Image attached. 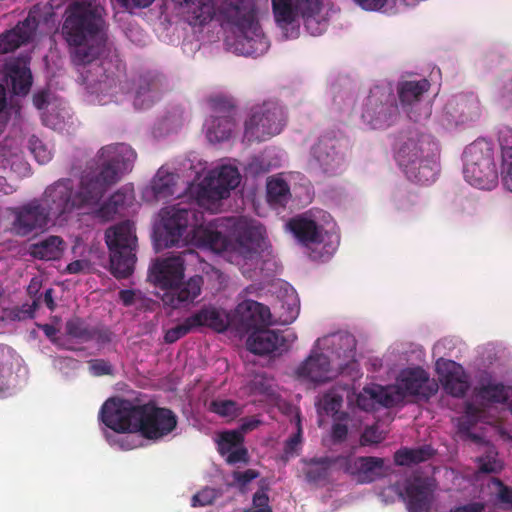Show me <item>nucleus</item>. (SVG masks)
<instances>
[{
	"label": "nucleus",
	"mask_w": 512,
	"mask_h": 512,
	"mask_svg": "<svg viewBox=\"0 0 512 512\" xmlns=\"http://www.w3.org/2000/svg\"><path fill=\"white\" fill-rule=\"evenodd\" d=\"M343 420H335L331 429V438L334 443H342L348 435V427L342 423Z\"/></svg>",
	"instance_id": "59"
},
{
	"label": "nucleus",
	"mask_w": 512,
	"mask_h": 512,
	"mask_svg": "<svg viewBox=\"0 0 512 512\" xmlns=\"http://www.w3.org/2000/svg\"><path fill=\"white\" fill-rule=\"evenodd\" d=\"M195 326L193 322H191V317H187L182 323L168 329L164 335V341L168 344L175 343L180 338L184 337L188 333H190Z\"/></svg>",
	"instance_id": "50"
},
{
	"label": "nucleus",
	"mask_w": 512,
	"mask_h": 512,
	"mask_svg": "<svg viewBox=\"0 0 512 512\" xmlns=\"http://www.w3.org/2000/svg\"><path fill=\"white\" fill-rule=\"evenodd\" d=\"M102 11L95 0H75L66 7L61 35L68 46L85 44L100 32Z\"/></svg>",
	"instance_id": "6"
},
{
	"label": "nucleus",
	"mask_w": 512,
	"mask_h": 512,
	"mask_svg": "<svg viewBox=\"0 0 512 512\" xmlns=\"http://www.w3.org/2000/svg\"><path fill=\"white\" fill-rule=\"evenodd\" d=\"M239 182L240 174L234 166L223 165L211 170L198 188V204L211 208L220 200L229 197L230 191L235 189Z\"/></svg>",
	"instance_id": "11"
},
{
	"label": "nucleus",
	"mask_w": 512,
	"mask_h": 512,
	"mask_svg": "<svg viewBox=\"0 0 512 512\" xmlns=\"http://www.w3.org/2000/svg\"><path fill=\"white\" fill-rule=\"evenodd\" d=\"M136 157V152L125 143L102 147L95 157L96 169L81 176L74 192L77 209L98 207L107 190L132 169Z\"/></svg>",
	"instance_id": "2"
},
{
	"label": "nucleus",
	"mask_w": 512,
	"mask_h": 512,
	"mask_svg": "<svg viewBox=\"0 0 512 512\" xmlns=\"http://www.w3.org/2000/svg\"><path fill=\"white\" fill-rule=\"evenodd\" d=\"M478 468L482 473L490 474L501 470L502 465L497 459V453L489 451L485 456L478 458Z\"/></svg>",
	"instance_id": "52"
},
{
	"label": "nucleus",
	"mask_w": 512,
	"mask_h": 512,
	"mask_svg": "<svg viewBox=\"0 0 512 512\" xmlns=\"http://www.w3.org/2000/svg\"><path fill=\"white\" fill-rule=\"evenodd\" d=\"M399 115L395 96L389 87L375 86L367 97L362 119L372 129H383L392 125Z\"/></svg>",
	"instance_id": "12"
},
{
	"label": "nucleus",
	"mask_w": 512,
	"mask_h": 512,
	"mask_svg": "<svg viewBox=\"0 0 512 512\" xmlns=\"http://www.w3.org/2000/svg\"><path fill=\"white\" fill-rule=\"evenodd\" d=\"M444 111L456 124L465 123L478 117L479 100L473 93L458 94L447 101Z\"/></svg>",
	"instance_id": "24"
},
{
	"label": "nucleus",
	"mask_w": 512,
	"mask_h": 512,
	"mask_svg": "<svg viewBox=\"0 0 512 512\" xmlns=\"http://www.w3.org/2000/svg\"><path fill=\"white\" fill-rule=\"evenodd\" d=\"M243 442L244 437L241 432L236 430L223 432L218 441V452L221 456H225L231 450L243 445Z\"/></svg>",
	"instance_id": "47"
},
{
	"label": "nucleus",
	"mask_w": 512,
	"mask_h": 512,
	"mask_svg": "<svg viewBox=\"0 0 512 512\" xmlns=\"http://www.w3.org/2000/svg\"><path fill=\"white\" fill-rule=\"evenodd\" d=\"M202 285V276H192L186 282L180 281L174 288H168L169 291L165 294L163 300L172 308H180L193 302L200 295Z\"/></svg>",
	"instance_id": "29"
},
{
	"label": "nucleus",
	"mask_w": 512,
	"mask_h": 512,
	"mask_svg": "<svg viewBox=\"0 0 512 512\" xmlns=\"http://www.w3.org/2000/svg\"><path fill=\"white\" fill-rule=\"evenodd\" d=\"M92 325L78 316L68 319L65 323V333L71 339L78 343H87L91 341Z\"/></svg>",
	"instance_id": "43"
},
{
	"label": "nucleus",
	"mask_w": 512,
	"mask_h": 512,
	"mask_svg": "<svg viewBox=\"0 0 512 512\" xmlns=\"http://www.w3.org/2000/svg\"><path fill=\"white\" fill-rule=\"evenodd\" d=\"M225 460L230 465H235L238 463L247 464L250 460L249 453L246 447L243 445L238 448L231 450L227 454H225Z\"/></svg>",
	"instance_id": "56"
},
{
	"label": "nucleus",
	"mask_w": 512,
	"mask_h": 512,
	"mask_svg": "<svg viewBox=\"0 0 512 512\" xmlns=\"http://www.w3.org/2000/svg\"><path fill=\"white\" fill-rule=\"evenodd\" d=\"M317 7H314L313 1L303 3L301 17L304 20V26L307 31L317 36L322 34L327 28V21L321 17L322 0H317Z\"/></svg>",
	"instance_id": "38"
},
{
	"label": "nucleus",
	"mask_w": 512,
	"mask_h": 512,
	"mask_svg": "<svg viewBox=\"0 0 512 512\" xmlns=\"http://www.w3.org/2000/svg\"><path fill=\"white\" fill-rule=\"evenodd\" d=\"M162 78L159 74L146 72L135 81L134 106L137 109H147L159 99L162 89Z\"/></svg>",
	"instance_id": "25"
},
{
	"label": "nucleus",
	"mask_w": 512,
	"mask_h": 512,
	"mask_svg": "<svg viewBox=\"0 0 512 512\" xmlns=\"http://www.w3.org/2000/svg\"><path fill=\"white\" fill-rule=\"evenodd\" d=\"M214 6V16L218 13L228 23L239 28L243 33V40L248 47L242 53L251 55L256 52L254 44H266L258 33L253 0H210Z\"/></svg>",
	"instance_id": "9"
},
{
	"label": "nucleus",
	"mask_w": 512,
	"mask_h": 512,
	"mask_svg": "<svg viewBox=\"0 0 512 512\" xmlns=\"http://www.w3.org/2000/svg\"><path fill=\"white\" fill-rule=\"evenodd\" d=\"M326 340L329 342L332 354L336 356L337 359H342L344 363H339L338 367L343 369L345 365L349 362L354 361L356 354V339L350 333H336Z\"/></svg>",
	"instance_id": "36"
},
{
	"label": "nucleus",
	"mask_w": 512,
	"mask_h": 512,
	"mask_svg": "<svg viewBox=\"0 0 512 512\" xmlns=\"http://www.w3.org/2000/svg\"><path fill=\"white\" fill-rule=\"evenodd\" d=\"M269 496L265 489H258L252 497L251 509H244L242 512H272V508L269 505Z\"/></svg>",
	"instance_id": "53"
},
{
	"label": "nucleus",
	"mask_w": 512,
	"mask_h": 512,
	"mask_svg": "<svg viewBox=\"0 0 512 512\" xmlns=\"http://www.w3.org/2000/svg\"><path fill=\"white\" fill-rule=\"evenodd\" d=\"M479 395L483 399L495 403H504L509 398L508 390L502 383L483 386L479 391Z\"/></svg>",
	"instance_id": "48"
},
{
	"label": "nucleus",
	"mask_w": 512,
	"mask_h": 512,
	"mask_svg": "<svg viewBox=\"0 0 512 512\" xmlns=\"http://www.w3.org/2000/svg\"><path fill=\"white\" fill-rule=\"evenodd\" d=\"M439 146L433 136L416 129L401 132L394 144V157L406 177L427 185L436 177Z\"/></svg>",
	"instance_id": "4"
},
{
	"label": "nucleus",
	"mask_w": 512,
	"mask_h": 512,
	"mask_svg": "<svg viewBox=\"0 0 512 512\" xmlns=\"http://www.w3.org/2000/svg\"><path fill=\"white\" fill-rule=\"evenodd\" d=\"M444 365L446 368L443 376L445 390L454 397H463L469 388V383L461 366L454 361H447Z\"/></svg>",
	"instance_id": "37"
},
{
	"label": "nucleus",
	"mask_w": 512,
	"mask_h": 512,
	"mask_svg": "<svg viewBox=\"0 0 512 512\" xmlns=\"http://www.w3.org/2000/svg\"><path fill=\"white\" fill-rule=\"evenodd\" d=\"M331 361L323 353L310 355L296 370L298 377L312 382H325L330 379Z\"/></svg>",
	"instance_id": "31"
},
{
	"label": "nucleus",
	"mask_w": 512,
	"mask_h": 512,
	"mask_svg": "<svg viewBox=\"0 0 512 512\" xmlns=\"http://www.w3.org/2000/svg\"><path fill=\"white\" fill-rule=\"evenodd\" d=\"M91 341H96L99 345H106L112 341L113 333L110 329L101 326H92Z\"/></svg>",
	"instance_id": "58"
},
{
	"label": "nucleus",
	"mask_w": 512,
	"mask_h": 512,
	"mask_svg": "<svg viewBox=\"0 0 512 512\" xmlns=\"http://www.w3.org/2000/svg\"><path fill=\"white\" fill-rule=\"evenodd\" d=\"M493 149L489 142L476 140L468 145L463 154V174L472 186L490 190L498 179Z\"/></svg>",
	"instance_id": "10"
},
{
	"label": "nucleus",
	"mask_w": 512,
	"mask_h": 512,
	"mask_svg": "<svg viewBox=\"0 0 512 512\" xmlns=\"http://www.w3.org/2000/svg\"><path fill=\"white\" fill-rule=\"evenodd\" d=\"M14 215L12 229L18 236H27L37 229H43L49 221V212L39 200L11 209Z\"/></svg>",
	"instance_id": "18"
},
{
	"label": "nucleus",
	"mask_w": 512,
	"mask_h": 512,
	"mask_svg": "<svg viewBox=\"0 0 512 512\" xmlns=\"http://www.w3.org/2000/svg\"><path fill=\"white\" fill-rule=\"evenodd\" d=\"M485 505L481 502H472L466 505L456 507L452 512H483Z\"/></svg>",
	"instance_id": "64"
},
{
	"label": "nucleus",
	"mask_w": 512,
	"mask_h": 512,
	"mask_svg": "<svg viewBox=\"0 0 512 512\" xmlns=\"http://www.w3.org/2000/svg\"><path fill=\"white\" fill-rule=\"evenodd\" d=\"M72 62L77 65H89L85 83L90 94L98 98L99 103L106 104L119 91L120 80L124 75L122 64L117 59L105 58L94 62L90 48L85 44L69 46Z\"/></svg>",
	"instance_id": "5"
},
{
	"label": "nucleus",
	"mask_w": 512,
	"mask_h": 512,
	"mask_svg": "<svg viewBox=\"0 0 512 512\" xmlns=\"http://www.w3.org/2000/svg\"><path fill=\"white\" fill-rule=\"evenodd\" d=\"M430 88V82L427 79L418 81H402L398 83L397 92L401 105L407 116L414 122L426 119L430 110L425 107L423 111L415 109L425 92Z\"/></svg>",
	"instance_id": "19"
},
{
	"label": "nucleus",
	"mask_w": 512,
	"mask_h": 512,
	"mask_svg": "<svg viewBox=\"0 0 512 512\" xmlns=\"http://www.w3.org/2000/svg\"><path fill=\"white\" fill-rule=\"evenodd\" d=\"M297 433H295L294 435H292L291 437H289L287 439V441L285 442V446H284V452L286 454H293L297 447L299 446V444L301 443V433H302V429H301V426H300V421L298 422V425H297Z\"/></svg>",
	"instance_id": "60"
},
{
	"label": "nucleus",
	"mask_w": 512,
	"mask_h": 512,
	"mask_svg": "<svg viewBox=\"0 0 512 512\" xmlns=\"http://www.w3.org/2000/svg\"><path fill=\"white\" fill-rule=\"evenodd\" d=\"M28 144L30 152L39 164H46L52 159L51 149L35 135L29 138Z\"/></svg>",
	"instance_id": "49"
},
{
	"label": "nucleus",
	"mask_w": 512,
	"mask_h": 512,
	"mask_svg": "<svg viewBox=\"0 0 512 512\" xmlns=\"http://www.w3.org/2000/svg\"><path fill=\"white\" fill-rule=\"evenodd\" d=\"M65 243L59 236H49L33 247L34 257L43 260L59 259L64 251Z\"/></svg>",
	"instance_id": "40"
},
{
	"label": "nucleus",
	"mask_w": 512,
	"mask_h": 512,
	"mask_svg": "<svg viewBox=\"0 0 512 512\" xmlns=\"http://www.w3.org/2000/svg\"><path fill=\"white\" fill-rule=\"evenodd\" d=\"M390 388L397 404L408 396L427 401L438 392L439 386L425 369L416 366L402 369L396 378L395 386Z\"/></svg>",
	"instance_id": "13"
},
{
	"label": "nucleus",
	"mask_w": 512,
	"mask_h": 512,
	"mask_svg": "<svg viewBox=\"0 0 512 512\" xmlns=\"http://www.w3.org/2000/svg\"><path fill=\"white\" fill-rule=\"evenodd\" d=\"M342 471L357 476L363 483H370L385 476L384 459L373 456H342Z\"/></svg>",
	"instance_id": "22"
},
{
	"label": "nucleus",
	"mask_w": 512,
	"mask_h": 512,
	"mask_svg": "<svg viewBox=\"0 0 512 512\" xmlns=\"http://www.w3.org/2000/svg\"><path fill=\"white\" fill-rule=\"evenodd\" d=\"M290 197V189L283 179H271L267 182V199L271 204L285 206Z\"/></svg>",
	"instance_id": "46"
},
{
	"label": "nucleus",
	"mask_w": 512,
	"mask_h": 512,
	"mask_svg": "<svg viewBox=\"0 0 512 512\" xmlns=\"http://www.w3.org/2000/svg\"><path fill=\"white\" fill-rule=\"evenodd\" d=\"M383 437L377 426H368L364 429L360 437V444L362 446L378 444L382 441Z\"/></svg>",
	"instance_id": "57"
},
{
	"label": "nucleus",
	"mask_w": 512,
	"mask_h": 512,
	"mask_svg": "<svg viewBox=\"0 0 512 512\" xmlns=\"http://www.w3.org/2000/svg\"><path fill=\"white\" fill-rule=\"evenodd\" d=\"M209 411L227 420H233L242 414L240 405L230 399H215L209 404Z\"/></svg>",
	"instance_id": "45"
},
{
	"label": "nucleus",
	"mask_w": 512,
	"mask_h": 512,
	"mask_svg": "<svg viewBox=\"0 0 512 512\" xmlns=\"http://www.w3.org/2000/svg\"><path fill=\"white\" fill-rule=\"evenodd\" d=\"M499 144L501 148L502 164L512 163V129L505 128L499 133Z\"/></svg>",
	"instance_id": "51"
},
{
	"label": "nucleus",
	"mask_w": 512,
	"mask_h": 512,
	"mask_svg": "<svg viewBox=\"0 0 512 512\" xmlns=\"http://www.w3.org/2000/svg\"><path fill=\"white\" fill-rule=\"evenodd\" d=\"M138 294L131 289H124L119 291V299L125 307L132 306L136 303Z\"/></svg>",
	"instance_id": "63"
},
{
	"label": "nucleus",
	"mask_w": 512,
	"mask_h": 512,
	"mask_svg": "<svg viewBox=\"0 0 512 512\" xmlns=\"http://www.w3.org/2000/svg\"><path fill=\"white\" fill-rule=\"evenodd\" d=\"M233 236L239 246L240 253L245 258H252L262 247L264 241V227L245 218L233 220Z\"/></svg>",
	"instance_id": "20"
},
{
	"label": "nucleus",
	"mask_w": 512,
	"mask_h": 512,
	"mask_svg": "<svg viewBox=\"0 0 512 512\" xmlns=\"http://www.w3.org/2000/svg\"><path fill=\"white\" fill-rule=\"evenodd\" d=\"M234 481L237 483L241 492L245 491V487L252 480L259 477V472L254 469H247L243 472L234 471L232 474Z\"/></svg>",
	"instance_id": "55"
},
{
	"label": "nucleus",
	"mask_w": 512,
	"mask_h": 512,
	"mask_svg": "<svg viewBox=\"0 0 512 512\" xmlns=\"http://www.w3.org/2000/svg\"><path fill=\"white\" fill-rule=\"evenodd\" d=\"M6 77L16 95H26L32 85V74L25 62L15 60L6 65Z\"/></svg>",
	"instance_id": "35"
},
{
	"label": "nucleus",
	"mask_w": 512,
	"mask_h": 512,
	"mask_svg": "<svg viewBox=\"0 0 512 512\" xmlns=\"http://www.w3.org/2000/svg\"><path fill=\"white\" fill-rule=\"evenodd\" d=\"M287 225L302 244H316L321 243L323 240L321 227L316 221L306 216L294 217L290 219Z\"/></svg>",
	"instance_id": "33"
},
{
	"label": "nucleus",
	"mask_w": 512,
	"mask_h": 512,
	"mask_svg": "<svg viewBox=\"0 0 512 512\" xmlns=\"http://www.w3.org/2000/svg\"><path fill=\"white\" fill-rule=\"evenodd\" d=\"M284 105L276 99L264 100L247 108L243 137L247 142H263L280 134L287 124Z\"/></svg>",
	"instance_id": "7"
},
{
	"label": "nucleus",
	"mask_w": 512,
	"mask_h": 512,
	"mask_svg": "<svg viewBox=\"0 0 512 512\" xmlns=\"http://www.w3.org/2000/svg\"><path fill=\"white\" fill-rule=\"evenodd\" d=\"M47 212L60 216L76 209L73 183L70 179H62L46 188L43 196Z\"/></svg>",
	"instance_id": "21"
},
{
	"label": "nucleus",
	"mask_w": 512,
	"mask_h": 512,
	"mask_svg": "<svg viewBox=\"0 0 512 512\" xmlns=\"http://www.w3.org/2000/svg\"><path fill=\"white\" fill-rule=\"evenodd\" d=\"M435 450L431 445H423L417 448H401L394 454L395 464L398 466H411L431 459Z\"/></svg>",
	"instance_id": "39"
},
{
	"label": "nucleus",
	"mask_w": 512,
	"mask_h": 512,
	"mask_svg": "<svg viewBox=\"0 0 512 512\" xmlns=\"http://www.w3.org/2000/svg\"><path fill=\"white\" fill-rule=\"evenodd\" d=\"M106 244L110 252V271L118 279L128 278L136 263L137 237L134 224L121 222L105 232Z\"/></svg>",
	"instance_id": "8"
},
{
	"label": "nucleus",
	"mask_w": 512,
	"mask_h": 512,
	"mask_svg": "<svg viewBox=\"0 0 512 512\" xmlns=\"http://www.w3.org/2000/svg\"><path fill=\"white\" fill-rule=\"evenodd\" d=\"M340 459H342V455L311 458L306 462L307 467L304 471L306 481L317 487L327 485L330 481V474L333 469L342 471V462Z\"/></svg>",
	"instance_id": "26"
},
{
	"label": "nucleus",
	"mask_w": 512,
	"mask_h": 512,
	"mask_svg": "<svg viewBox=\"0 0 512 512\" xmlns=\"http://www.w3.org/2000/svg\"><path fill=\"white\" fill-rule=\"evenodd\" d=\"M198 258V254L190 248L177 255L158 258L149 268V279L161 289L174 288L184 278L185 264Z\"/></svg>",
	"instance_id": "16"
},
{
	"label": "nucleus",
	"mask_w": 512,
	"mask_h": 512,
	"mask_svg": "<svg viewBox=\"0 0 512 512\" xmlns=\"http://www.w3.org/2000/svg\"><path fill=\"white\" fill-rule=\"evenodd\" d=\"M160 216L161 227L156 232L159 246L168 248L179 245L184 240L183 236L189 225L194 226L190 234V242L194 246L215 252H222L228 246V240L221 232L197 225L198 219L194 209L177 204L163 208Z\"/></svg>",
	"instance_id": "3"
},
{
	"label": "nucleus",
	"mask_w": 512,
	"mask_h": 512,
	"mask_svg": "<svg viewBox=\"0 0 512 512\" xmlns=\"http://www.w3.org/2000/svg\"><path fill=\"white\" fill-rule=\"evenodd\" d=\"M343 403V398L340 394L334 390H330L324 393L319 400V406L328 414L331 415L334 420H346L348 413L340 412V408Z\"/></svg>",
	"instance_id": "44"
},
{
	"label": "nucleus",
	"mask_w": 512,
	"mask_h": 512,
	"mask_svg": "<svg viewBox=\"0 0 512 512\" xmlns=\"http://www.w3.org/2000/svg\"><path fill=\"white\" fill-rule=\"evenodd\" d=\"M356 403L360 409L368 412L374 410L376 405L392 407L396 404V398L390 387L371 385L364 387L357 395Z\"/></svg>",
	"instance_id": "30"
},
{
	"label": "nucleus",
	"mask_w": 512,
	"mask_h": 512,
	"mask_svg": "<svg viewBox=\"0 0 512 512\" xmlns=\"http://www.w3.org/2000/svg\"><path fill=\"white\" fill-rule=\"evenodd\" d=\"M472 426V423H467L465 420H460L459 422V432L467 439H470L471 441L475 443H480L482 441V437L472 433L470 431V428Z\"/></svg>",
	"instance_id": "62"
},
{
	"label": "nucleus",
	"mask_w": 512,
	"mask_h": 512,
	"mask_svg": "<svg viewBox=\"0 0 512 512\" xmlns=\"http://www.w3.org/2000/svg\"><path fill=\"white\" fill-rule=\"evenodd\" d=\"M38 27V20L29 14L14 28L0 34V54H6L28 43Z\"/></svg>",
	"instance_id": "23"
},
{
	"label": "nucleus",
	"mask_w": 512,
	"mask_h": 512,
	"mask_svg": "<svg viewBox=\"0 0 512 512\" xmlns=\"http://www.w3.org/2000/svg\"><path fill=\"white\" fill-rule=\"evenodd\" d=\"M129 198H131V195L128 189L124 187L118 189L98 207L96 215L103 220L112 219L119 209L125 206Z\"/></svg>",
	"instance_id": "41"
},
{
	"label": "nucleus",
	"mask_w": 512,
	"mask_h": 512,
	"mask_svg": "<svg viewBox=\"0 0 512 512\" xmlns=\"http://www.w3.org/2000/svg\"><path fill=\"white\" fill-rule=\"evenodd\" d=\"M212 491L209 489L202 490L192 497V506H206L212 503Z\"/></svg>",
	"instance_id": "61"
},
{
	"label": "nucleus",
	"mask_w": 512,
	"mask_h": 512,
	"mask_svg": "<svg viewBox=\"0 0 512 512\" xmlns=\"http://www.w3.org/2000/svg\"><path fill=\"white\" fill-rule=\"evenodd\" d=\"M241 322L246 330L264 328L270 319V310L267 306L254 301L246 300L238 306Z\"/></svg>",
	"instance_id": "32"
},
{
	"label": "nucleus",
	"mask_w": 512,
	"mask_h": 512,
	"mask_svg": "<svg viewBox=\"0 0 512 512\" xmlns=\"http://www.w3.org/2000/svg\"><path fill=\"white\" fill-rule=\"evenodd\" d=\"M91 375L100 377L104 375H113L112 364L105 359H92L88 362Z\"/></svg>",
	"instance_id": "54"
},
{
	"label": "nucleus",
	"mask_w": 512,
	"mask_h": 512,
	"mask_svg": "<svg viewBox=\"0 0 512 512\" xmlns=\"http://www.w3.org/2000/svg\"><path fill=\"white\" fill-rule=\"evenodd\" d=\"M345 165V152L335 137L322 136L312 146L308 160L310 171L327 176L339 174Z\"/></svg>",
	"instance_id": "14"
},
{
	"label": "nucleus",
	"mask_w": 512,
	"mask_h": 512,
	"mask_svg": "<svg viewBox=\"0 0 512 512\" xmlns=\"http://www.w3.org/2000/svg\"><path fill=\"white\" fill-rule=\"evenodd\" d=\"M101 421L115 432L138 433L141 437L159 441L177 427L178 417L169 408L155 402L135 403L128 399H109L100 410Z\"/></svg>",
	"instance_id": "1"
},
{
	"label": "nucleus",
	"mask_w": 512,
	"mask_h": 512,
	"mask_svg": "<svg viewBox=\"0 0 512 512\" xmlns=\"http://www.w3.org/2000/svg\"><path fill=\"white\" fill-rule=\"evenodd\" d=\"M175 176L159 169L151 182V189L157 199H164L174 194Z\"/></svg>",
	"instance_id": "42"
},
{
	"label": "nucleus",
	"mask_w": 512,
	"mask_h": 512,
	"mask_svg": "<svg viewBox=\"0 0 512 512\" xmlns=\"http://www.w3.org/2000/svg\"><path fill=\"white\" fill-rule=\"evenodd\" d=\"M276 24L283 30L291 27V36L298 34V18L302 13L303 0H271Z\"/></svg>",
	"instance_id": "28"
},
{
	"label": "nucleus",
	"mask_w": 512,
	"mask_h": 512,
	"mask_svg": "<svg viewBox=\"0 0 512 512\" xmlns=\"http://www.w3.org/2000/svg\"><path fill=\"white\" fill-rule=\"evenodd\" d=\"M435 486L428 478L415 476L406 480L399 496L408 512H430Z\"/></svg>",
	"instance_id": "17"
},
{
	"label": "nucleus",
	"mask_w": 512,
	"mask_h": 512,
	"mask_svg": "<svg viewBox=\"0 0 512 512\" xmlns=\"http://www.w3.org/2000/svg\"><path fill=\"white\" fill-rule=\"evenodd\" d=\"M190 317L195 328L208 327L216 332H224L229 325L225 311L213 306H204Z\"/></svg>",
	"instance_id": "34"
},
{
	"label": "nucleus",
	"mask_w": 512,
	"mask_h": 512,
	"mask_svg": "<svg viewBox=\"0 0 512 512\" xmlns=\"http://www.w3.org/2000/svg\"><path fill=\"white\" fill-rule=\"evenodd\" d=\"M281 332L266 328L253 331L247 339V348L256 355H267L285 348Z\"/></svg>",
	"instance_id": "27"
},
{
	"label": "nucleus",
	"mask_w": 512,
	"mask_h": 512,
	"mask_svg": "<svg viewBox=\"0 0 512 512\" xmlns=\"http://www.w3.org/2000/svg\"><path fill=\"white\" fill-rule=\"evenodd\" d=\"M212 114L205 122L206 137L210 143L230 139L236 127V109L232 100L215 96L209 99Z\"/></svg>",
	"instance_id": "15"
}]
</instances>
